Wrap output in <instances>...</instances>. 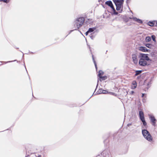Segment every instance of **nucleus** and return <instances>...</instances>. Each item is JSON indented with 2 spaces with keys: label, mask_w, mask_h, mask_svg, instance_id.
<instances>
[{
  "label": "nucleus",
  "mask_w": 157,
  "mask_h": 157,
  "mask_svg": "<svg viewBox=\"0 0 157 157\" xmlns=\"http://www.w3.org/2000/svg\"><path fill=\"white\" fill-rule=\"evenodd\" d=\"M139 50L143 52H148V50L146 47L142 46L139 47Z\"/></svg>",
  "instance_id": "9b49d317"
},
{
  "label": "nucleus",
  "mask_w": 157,
  "mask_h": 157,
  "mask_svg": "<svg viewBox=\"0 0 157 157\" xmlns=\"http://www.w3.org/2000/svg\"><path fill=\"white\" fill-rule=\"evenodd\" d=\"M100 92H101V93H103L104 94H106L108 93V92L107 90H104L102 89H100L99 90Z\"/></svg>",
  "instance_id": "4468645a"
},
{
  "label": "nucleus",
  "mask_w": 157,
  "mask_h": 157,
  "mask_svg": "<svg viewBox=\"0 0 157 157\" xmlns=\"http://www.w3.org/2000/svg\"><path fill=\"white\" fill-rule=\"evenodd\" d=\"M146 46L149 48H151V44H146Z\"/></svg>",
  "instance_id": "412c9836"
},
{
  "label": "nucleus",
  "mask_w": 157,
  "mask_h": 157,
  "mask_svg": "<svg viewBox=\"0 0 157 157\" xmlns=\"http://www.w3.org/2000/svg\"><path fill=\"white\" fill-rule=\"evenodd\" d=\"M131 19H132L134 21H136L139 23H142V21L139 19H137L135 17H133L132 18H130Z\"/></svg>",
  "instance_id": "f8f14e48"
},
{
  "label": "nucleus",
  "mask_w": 157,
  "mask_h": 157,
  "mask_svg": "<svg viewBox=\"0 0 157 157\" xmlns=\"http://www.w3.org/2000/svg\"><path fill=\"white\" fill-rule=\"evenodd\" d=\"M142 133L145 138L149 141L152 140V138L149 132L146 130H143L142 131Z\"/></svg>",
  "instance_id": "f03ea898"
},
{
  "label": "nucleus",
  "mask_w": 157,
  "mask_h": 157,
  "mask_svg": "<svg viewBox=\"0 0 157 157\" xmlns=\"http://www.w3.org/2000/svg\"><path fill=\"white\" fill-rule=\"evenodd\" d=\"M132 58L134 63L135 64H137L138 60L137 56L136 54H133L132 56Z\"/></svg>",
  "instance_id": "9d476101"
},
{
  "label": "nucleus",
  "mask_w": 157,
  "mask_h": 157,
  "mask_svg": "<svg viewBox=\"0 0 157 157\" xmlns=\"http://www.w3.org/2000/svg\"><path fill=\"white\" fill-rule=\"evenodd\" d=\"M113 1L116 6L117 10H121L123 7L124 1L123 0H113Z\"/></svg>",
  "instance_id": "f257e3e1"
},
{
  "label": "nucleus",
  "mask_w": 157,
  "mask_h": 157,
  "mask_svg": "<svg viewBox=\"0 0 157 157\" xmlns=\"http://www.w3.org/2000/svg\"><path fill=\"white\" fill-rule=\"evenodd\" d=\"M7 1V0H4L3 1H4V2H6V1Z\"/></svg>",
  "instance_id": "393cba45"
},
{
  "label": "nucleus",
  "mask_w": 157,
  "mask_h": 157,
  "mask_svg": "<svg viewBox=\"0 0 157 157\" xmlns=\"http://www.w3.org/2000/svg\"><path fill=\"white\" fill-rule=\"evenodd\" d=\"M38 157H41V156L40 155H39L38 156Z\"/></svg>",
  "instance_id": "cd10ccee"
},
{
  "label": "nucleus",
  "mask_w": 157,
  "mask_h": 157,
  "mask_svg": "<svg viewBox=\"0 0 157 157\" xmlns=\"http://www.w3.org/2000/svg\"><path fill=\"white\" fill-rule=\"evenodd\" d=\"M140 59H142L146 60V61H151L152 60L148 56V54L140 53Z\"/></svg>",
  "instance_id": "20e7f679"
},
{
  "label": "nucleus",
  "mask_w": 157,
  "mask_h": 157,
  "mask_svg": "<svg viewBox=\"0 0 157 157\" xmlns=\"http://www.w3.org/2000/svg\"><path fill=\"white\" fill-rule=\"evenodd\" d=\"M151 58L150 59L152 60L151 61H154L157 59V54L154 52H152L151 54Z\"/></svg>",
  "instance_id": "0eeeda50"
},
{
  "label": "nucleus",
  "mask_w": 157,
  "mask_h": 157,
  "mask_svg": "<svg viewBox=\"0 0 157 157\" xmlns=\"http://www.w3.org/2000/svg\"><path fill=\"white\" fill-rule=\"evenodd\" d=\"M151 37V38H152V40H153V41L155 42H156V39H156L155 36L154 35H152Z\"/></svg>",
  "instance_id": "6ab92c4d"
},
{
  "label": "nucleus",
  "mask_w": 157,
  "mask_h": 157,
  "mask_svg": "<svg viewBox=\"0 0 157 157\" xmlns=\"http://www.w3.org/2000/svg\"><path fill=\"white\" fill-rule=\"evenodd\" d=\"M151 38L150 36H147L145 38V41L146 42H148L151 40Z\"/></svg>",
  "instance_id": "a211bd4d"
},
{
  "label": "nucleus",
  "mask_w": 157,
  "mask_h": 157,
  "mask_svg": "<svg viewBox=\"0 0 157 157\" xmlns=\"http://www.w3.org/2000/svg\"><path fill=\"white\" fill-rule=\"evenodd\" d=\"M141 72V71H137L136 72L135 75H138L140 74Z\"/></svg>",
  "instance_id": "aec40b11"
},
{
  "label": "nucleus",
  "mask_w": 157,
  "mask_h": 157,
  "mask_svg": "<svg viewBox=\"0 0 157 157\" xmlns=\"http://www.w3.org/2000/svg\"><path fill=\"white\" fill-rule=\"evenodd\" d=\"M96 29L95 28H90L89 30L88 31V32L91 33L93 32Z\"/></svg>",
  "instance_id": "f3484780"
},
{
  "label": "nucleus",
  "mask_w": 157,
  "mask_h": 157,
  "mask_svg": "<svg viewBox=\"0 0 157 157\" xmlns=\"http://www.w3.org/2000/svg\"><path fill=\"white\" fill-rule=\"evenodd\" d=\"M84 21L83 18H79L75 21L74 26H76V28L78 29L82 25Z\"/></svg>",
  "instance_id": "7ed1b4c3"
},
{
  "label": "nucleus",
  "mask_w": 157,
  "mask_h": 157,
  "mask_svg": "<svg viewBox=\"0 0 157 157\" xmlns=\"http://www.w3.org/2000/svg\"><path fill=\"white\" fill-rule=\"evenodd\" d=\"M139 64L140 65L143 66H145L147 65V61L140 59L139 61Z\"/></svg>",
  "instance_id": "6e6552de"
},
{
  "label": "nucleus",
  "mask_w": 157,
  "mask_h": 157,
  "mask_svg": "<svg viewBox=\"0 0 157 157\" xmlns=\"http://www.w3.org/2000/svg\"><path fill=\"white\" fill-rule=\"evenodd\" d=\"M104 74V72L101 71H100L98 72V76L99 77L102 76Z\"/></svg>",
  "instance_id": "dca6fc26"
},
{
  "label": "nucleus",
  "mask_w": 157,
  "mask_h": 157,
  "mask_svg": "<svg viewBox=\"0 0 157 157\" xmlns=\"http://www.w3.org/2000/svg\"><path fill=\"white\" fill-rule=\"evenodd\" d=\"M130 125V124H128V126H129V125Z\"/></svg>",
  "instance_id": "c85d7f7f"
},
{
  "label": "nucleus",
  "mask_w": 157,
  "mask_h": 157,
  "mask_svg": "<svg viewBox=\"0 0 157 157\" xmlns=\"http://www.w3.org/2000/svg\"><path fill=\"white\" fill-rule=\"evenodd\" d=\"M131 92H132V94H133V93L134 92H133V91H132Z\"/></svg>",
  "instance_id": "bb28decb"
},
{
  "label": "nucleus",
  "mask_w": 157,
  "mask_h": 157,
  "mask_svg": "<svg viewBox=\"0 0 157 157\" xmlns=\"http://www.w3.org/2000/svg\"><path fill=\"white\" fill-rule=\"evenodd\" d=\"M139 115L140 119L144 125V126L146 125L147 123L144 119L143 112L142 111H140L139 112Z\"/></svg>",
  "instance_id": "39448f33"
},
{
  "label": "nucleus",
  "mask_w": 157,
  "mask_h": 157,
  "mask_svg": "<svg viewBox=\"0 0 157 157\" xmlns=\"http://www.w3.org/2000/svg\"><path fill=\"white\" fill-rule=\"evenodd\" d=\"M105 4L109 6L112 9L114 14L117 15L118 14V13L116 12V10L111 1H107L105 2Z\"/></svg>",
  "instance_id": "423d86ee"
},
{
  "label": "nucleus",
  "mask_w": 157,
  "mask_h": 157,
  "mask_svg": "<svg viewBox=\"0 0 157 157\" xmlns=\"http://www.w3.org/2000/svg\"><path fill=\"white\" fill-rule=\"evenodd\" d=\"M149 25L151 26H152L153 25V24L152 22H149Z\"/></svg>",
  "instance_id": "4be33fe9"
},
{
  "label": "nucleus",
  "mask_w": 157,
  "mask_h": 157,
  "mask_svg": "<svg viewBox=\"0 0 157 157\" xmlns=\"http://www.w3.org/2000/svg\"><path fill=\"white\" fill-rule=\"evenodd\" d=\"M144 94H142V97H143L144 96Z\"/></svg>",
  "instance_id": "a878e982"
},
{
  "label": "nucleus",
  "mask_w": 157,
  "mask_h": 157,
  "mask_svg": "<svg viewBox=\"0 0 157 157\" xmlns=\"http://www.w3.org/2000/svg\"><path fill=\"white\" fill-rule=\"evenodd\" d=\"M149 118L151 121L152 123V125L155 126L156 119H155L154 117L151 115H149Z\"/></svg>",
  "instance_id": "1a4fd4ad"
},
{
  "label": "nucleus",
  "mask_w": 157,
  "mask_h": 157,
  "mask_svg": "<svg viewBox=\"0 0 157 157\" xmlns=\"http://www.w3.org/2000/svg\"><path fill=\"white\" fill-rule=\"evenodd\" d=\"M137 86V83L135 81H133L132 83V86H131V88L132 89H134Z\"/></svg>",
  "instance_id": "ddd939ff"
},
{
  "label": "nucleus",
  "mask_w": 157,
  "mask_h": 157,
  "mask_svg": "<svg viewBox=\"0 0 157 157\" xmlns=\"http://www.w3.org/2000/svg\"><path fill=\"white\" fill-rule=\"evenodd\" d=\"M106 78H107V77L106 76H101L100 77L99 80L101 81L102 80H105Z\"/></svg>",
  "instance_id": "2eb2a0df"
},
{
  "label": "nucleus",
  "mask_w": 157,
  "mask_h": 157,
  "mask_svg": "<svg viewBox=\"0 0 157 157\" xmlns=\"http://www.w3.org/2000/svg\"><path fill=\"white\" fill-rule=\"evenodd\" d=\"M89 33V32H88V31L86 33V35H87L88 33Z\"/></svg>",
  "instance_id": "b1692460"
},
{
  "label": "nucleus",
  "mask_w": 157,
  "mask_h": 157,
  "mask_svg": "<svg viewBox=\"0 0 157 157\" xmlns=\"http://www.w3.org/2000/svg\"><path fill=\"white\" fill-rule=\"evenodd\" d=\"M93 60H94V59L93 57ZM94 64H95V67L97 68V65H96V64L95 63V61H94Z\"/></svg>",
  "instance_id": "5701e85b"
}]
</instances>
